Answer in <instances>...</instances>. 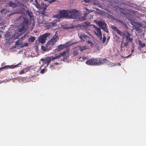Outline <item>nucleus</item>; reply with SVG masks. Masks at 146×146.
<instances>
[{
	"label": "nucleus",
	"instance_id": "nucleus-1",
	"mask_svg": "<svg viewBox=\"0 0 146 146\" xmlns=\"http://www.w3.org/2000/svg\"><path fill=\"white\" fill-rule=\"evenodd\" d=\"M58 38V36L56 35H54L53 38L46 44L45 46H41L42 49L44 51H48L55 44Z\"/></svg>",
	"mask_w": 146,
	"mask_h": 146
},
{
	"label": "nucleus",
	"instance_id": "nucleus-2",
	"mask_svg": "<svg viewBox=\"0 0 146 146\" xmlns=\"http://www.w3.org/2000/svg\"><path fill=\"white\" fill-rule=\"evenodd\" d=\"M106 59L102 60L100 59L92 58L87 60L86 63L89 65H97L102 64L105 62L106 63Z\"/></svg>",
	"mask_w": 146,
	"mask_h": 146
},
{
	"label": "nucleus",
	"instance_id": "nucleus-3",
	"mask_svg": "<svg viewBox=\"0 0 146 146\" xmlns=\"http://www.w3.org/2000/svg\"><path fill=\"white\" fill-rule=\"evenodd\" d=\"M70 16V12L67 11H60L58 14L54 16L55 17L59 18L64 17H69Z\"/></svg>",
	"mask_w": 146,
	"mask_h": 146
},
{
	"label": "nucleus",
	"instance_id": "nucleus-4",
	"mask_svg": "<svg viewBox=\"0 0 146 146\" xmlns=\"http://www.w3.org/2000/svg\"><path fill=\"white\" fill-rule=\"evenodd\" d=\"M80 38L84 41H86L88 44H90L91 47H93L94 46V44L91 41L89 40L90 38L87 35L83 34L80 36Z\"/></svg>",
	"mask_w": 146,
	"mask_h": 146
},
{
	"label": "nucleus",
	"instance_id": "nucleus-5",
	"mask_svg": "<svg viewBox=\"0 0 146 146\" xmlns=\"http://www.w3.org/2000/svg\"><path fill=\"white\" fill-rule=\"evenodd\" d=\"M57 59L62 57L64 59H66L69 56V51H64L60 53L55 54Z\"/></svg>",
	"mask_w": 146,
	"mask_h": 146
},
{
	"label": "nucleus",
	"instance_id": "nucleus-6",
	"mask_svg": "<svg viewBox=\"0 0 146 146\" xmlns=\"http://www.w3.org/2000/svg\"><path fill=\"white\" fill-rule=\"evenodd\" d=\"M96 23L99 26L101 27V28L104 30L105 32H108L106 26V24L105 23L102 21H96Z\"/></svg>",
	"mask_w": 146,
	"mask_h": 146
},
{
	"label": "nucleus",
	"instance_id": "nucleus-7",
	"mask_svg": "<svg viewBox=\"0 0 146 146\" xmlns=\"http://www.w3.org/2000/svg\"><path fill=\"white\" fill-rule=\"evenodd\" d=\"M49 35V33H47L40 35L39 37V42L42 43H44L45 42L47 38Z\"/></svg>",
	"mask_w": 146,
	"mask_h": 146
},
{
	"label": "nucleus",
	"instance_id": "nucleus-8",
	"mask_svg": "<svg viewBox=\"0 0 146 146\" xmlns=\"http://www.w3.org/2000/svg\"><path fill=\"white\" fill-rule=\"evenodd\" d=\"M49 57H46L44 58L41 59L40 60V61H42V62L43 64L40 67L39 69H41V67L42 66L44 65V64H47L46 66H45V68L47 67L51 61Z\"/></svg>",
	"mask_w": 146,
	"mask_h": 146
},
{
	"label": "nucleus",
	"instance_id": "nucleus-9",
	"mask_svg": "<svg viewBox=\"0 0 146 146\" xmlns=\"http://www.w3.org/2000/svg\"><path fill=\"white\" fill-rule=\"evenodd\" d=\"M96 32H94L95 34L97 35L99 39L101 40H102V33L100 28L94 27Z\"/></svg>",
	"mask_w": 146,
	"mask_h": 146
},
{
	"label": "nucleus",
	"instance_id": "nucleus-10",
	"mask_svg": "<svg viewBox=\"0 0 146 146\" xmlns=\"http://www.w3.org/2000/svg\"><path fill=\"white\" fill-rule=\"evenodd\" d=\"M70 12V16L69 17H70L72 19H78V17L77 16L78 13L76 10H73L72 12Z\"/></svg>",
	"mask_w": 146,
	"mask_h": 146
},
{
	"label": "nucleus",
	"instance_id": "nucleus-11",
	"mask_svg": "<svg viewBox=\"0 0 146 146\" xmlns=\"http://www.w3.org/2000/svg\"><path fill=\"white\" fill-rule=\"evenodd\" d=\"M111 28L121 36L124 37L125 34L123 32H121L120 31L118 30L116 27L114 26H112Z\"/></svg>",
	"mask_w": 146,
	"mask_h": 146
},
{
	"label": "nucleus",
	"instance_id": "nucleus-12",
	"mask_svg": "<svg viewBox=\"0 0 146 146\" xmlns=\"http://www.w3.org/2000/svg\"><path fill=\"white\" fill-rule=\"evenodd\" d=\"M72 44H69V43H67L66 44H63V45H60L59 46L58 48V51L66 47V46H69V45H71Z\"/></svg>",
	"mask_w": 146,
	"mask_h": 146
},
{
	"label": "nucleus",
	"instance_id": "nucleus-13",
	"mask_svg": "<svg viewBox=\"0 0 146 146\" xmlns=\"http://www.w3.org/2000/svg\"><path fill=\"white\" fill-rule=\"evenodd\" d=\"M18 64H17L16 65H8V66H5L4 67H3L2 68L0 69V70L1 69L7 68V69H8L9 68L10 69H13L14 68H15L17 67V66Z\"/></svg>",
	"mask_w": 146,
	"mask_h": 146
},
{
	"label": "nucleus",
	"instance_id": "nucleus-14",
	"mask_svg": "<svg viewBox=\"0 0 146 146\" xmlns=\"http://www.w3.org/2000/svg\"><path fill=\"white\" fill-rule=\"evenodd\" d=\"M59 19H56V20H54L49 24V25L50 27L56 26L57 25V22H59Z\"/></svg>",
	"mask_w": 146,
	"mask_h": 146
},
{
	"label": "nucleus",
	"instance_id": "nucleus-15",
	"mask_svg": "<svg viewBox=\"0 0 146 146\" xmlns=\"http://www.w3.org/2000/svg\"><path fill=\"white\" fill-rule=\"evenodd\" d=\"M88 48V46H77V48L79 49L81 51H83L84 50L87 49Z\"/></svg>",
	"mask_w": 146,
	"mask_h": 146
},
{
	"label": "nucleus",
	"instance_id": "nucleus-16",
	"mask_svg": "<svg viewBox=\"0 0 146 146\" xmlns=\"http://www.w3.org/2000/svg\"><path fill=\"white\" fill-rule=\"evenodd\" d=\"M78 49H79L77 48V47L73 49V54L74 55H77L78 53Z\"/></svg>",
	"mask_w": 146,
	"mask_h": 146
},
{
	"label": "nucleus",
	"instance_id": "nucleus-17",
	"mask_svg": "<svg viewBox=\"0 0 146 146\" xmlns=\"http://www.w3.org/2000/svg\"><path fill=\"white\" fill-rule=\"evenodd\" d=\"M41 7H40V8H41V9H42L44 10H45L46 9L48 6L46 4L42 3L41 4Z\"/></svg>",
	"mask_w": 146,
	"mask_h": 146
},
{
	"label": "nucleus",
	"instance_id": "nucleus-18",
	"mask_svg": "<svg viewBox=\"0 0 146 146\" xmlns=\"http://www.w3.org/2000/svg\"><path fill=\"white\" fill-rule=\"evenodd\" d=\"M139 45L140 48H141L145 46V44L144 43H142L140 41H139Z\"/></svg>",
	"mask_w": 146,
	"mask_h": 146
},
{
	"label": "nucleus",
	"instance_id": "nucleus-19",
	"mask_svg": "<svg viewBox=\"0 0 146 146\" xmlns=\"http://www.w3.org/2000/svg\"><path fill=\"white\" fill-rule=\"evenodd\" d=\"M25 25L24 24H23V25H22L21 28H19V32H21L25 29Z\"/></svg>",
	"mask_w": 146,
	"mask_h": 146
},
{
	"label": "nucleus",
	"instance_id": "nucleus-20",
	"mask_svg": "<svg viewBox=\"0 0 146 146\" xmlns=\"http://www.w3.org/2000/svg\"><path fill=\"white\" fill-rule=\"evenodd\" d=\"M9 5L10 7H13L15 6V4L14 3L10 2L9 3Z\"/></svg>",
	"mask_w": 146,
	"mask_h": 146
},
{
	"label": "nucleus",
	"instance_id": "nucleus-21",
	"mask_svg": "<svg viewBox=\"0 0 146 146\" xmlns=\"http://www.w3.org/2000/svg\"><path fill=\"white\" fill-rule=\"evenodd\" d=\"M22 43V41L21 40H18L15 42V44L16 45H20Z\"/></svg>",
	"mask_w": 146,
	"mask_h": 146
},
{
	"label": "nucleus",
	"instance_id": "nucleus-22",
	"mask_svg": "<svg viewBox=\"0 0 146 146\" xmlns=\"http://www.w3.org/2000/svg\"><path fill=\"white\" fill-rule=\"evenodd\" d=\"M49 58L50 59V61L51 60H54L55 59H57L56 56L55 55L54 56H51V57H49Z\"/></svg>",
	"mask_w": 146,
	"mask_h": 146
},
{
	"label": "nucleus",
	"instance_id": "nucleus-23",
	"mask_svg": "<svg viewBox=\"0 0 146 146\" xmlns=\"http://www.w3.org/2000/svg\"><path fill=\"white\" fill-rule=\"evenodd\" d=\"M35 40V38L33 37H31L29 39V42H33Z\"/></svg>",
	"mask_w": 146,
	"mask_h": 146
},
{
	"label": "nucleus",
	"instance_id": "nucleus-24",
	"mask_svg": "<svg viewBox=\"0 0 146 146\" xmlns=\"http://www.w3.org/2000/svg\"><path fill=\"white\" fill-rule=\"evenodd\" d=\"M36 7L39 9H40L41 8L40 5H39L38 3H36L34 4Z\"/></svg>",
	"mask_w": 146,
	"mask_h": 146
},
{
	"label": "nucleus",
	"instance_id": "nucleus-25",
	"mask_svg": "<svg viewBox=\"0 0 146 146\" xmlns=\"http://www.w3.org/2000/svg\"><path fill=\"white\" fill-rule=\"evenodd\" d=\"M127 35L126 36V37L127 40L128 39H129V38L130 37L131 35L129 33H127Z\"/></svg>",
	"mask_w": 146,
	"mask_h": 146
},
{
	"label": "nucleus",
	"instance_id": "nucleus-26",
	"mask_svg": "<svg viewBox=\"0 0 146 146\" xmlns=\"http://www.w3.org/2000/svg\"><path fill=\"white\" fill-rule=\"evenodd\" d=\"M29 67H27L25 69H24V71L25 72H27L29 70Z\"/></svg>",
	"mask_w": 146,
	"mask_h": 146
},
{
	"label": "nucleus",
	"instance_id": "nucleus-27",
	"mask_svg": "<svg viewBox=\"0 0 146 146\" xmlns=\"http://www.w3.org/2000/svg\"><path fill=\"white\" fill-rule=\"evenodd\" d=\"M46 68L45 67L43 69L41 70L40 71V73L42 74H43L44 72L45 71H46Z\"/></svg>",
	"mask_w": 146,
	"mask_h": 146
},
{
	"label": "nucleus",
	"instance_id": "nucleus-28",
	"mask_svg": "<svg viewBox=\"0 0 146 146\" xmlns=\"http://www.w3.org/2000/svg\"><path fill=\"white\" fill-rule=\"evenodd\" d=\"M28 45V43L27 42L23 44L22 45V46H27Z\"/></svg>",
	"mask_w": 146,
	"mask_h": 146
},
{
	"label": "nucleus",
	"instance_id": "nucleus-29",
	"mask_svg": "<svg viewBox=\"0 0 146 146\" xmlns=\"http://www.w3.org/2000/svg\"><path fill=\"white\" fill-rule=\"evenodd\" d=\"M25 72L24 71V70H22L20 72V73H19L20 74H24L25 73Z\"/></svg>",
	"mask_w": 146,
	"mask_h": 146
},
{
	"label": "nucleus",
	"instance_id": "nucleus-30",
	"mask_svg": "<svg viewBox=\"0 0 146 146\" xmlns=\"http://www.w3.org/2000/svg\"><path fill=\"white\" fill-rule=\"evenodd\" d=\"M106 39V37L105 36H104L103 39V43H104V42H105Z\"/></svg>",
	"mask_w": 146,
	"mask_h": 146
},
{
	"label": "nucleus",
	"instance_id": "nucleus-31",
	"mask_svg": "<svg viewBox=\"0 0 146 146\" xmlns=\"http://www.w3.org/2000/svg\"><path fill=\"white\" fill-rule=\"evenodd\" d=\"M56 1V0H51V1H49V2L50 3H52L53 2H54V1Z\"/></svg>",
	"mask_w": 146,
	"mask_h": 146
},
{
	"label": "nucleus",
	"instance_id": "nucleus-32",
	"mask_svg": "<svg viewBox=\"0 0 146 146\" xmlns=\"http://www.w3.org/2000/svg\"><path fill=\"white\" fill-rule=\"evenodd\" d=\"M129 40L130 41H131L133 40V38H130V37L129 38Z\"/></svg>",
	"mask_w": 146,
	"mask_h": 146
},
{
	"label": "nucleus",
	"instance_id": "nucleus-33",
	"mask_svg": "<svg viewBox=\"0 0 146 146\" xmlns=\"http://www.w3.org/2000/svg\"><path fill=\"white\" fill-rule=\"evenodd\" d=\"M124 46H127V43H123Z\"/></svg>",
	"mask_w": 146,
	"mask_h": 146
},
{
	"label": "nucleus",
	"instance_id": "nucleus-34",
	"mask_svg": "<svg viewBox=\"0 0 146 146\" xmlns=\"http://www.w3.org/2000/svg\"><path fill=\"white\" fill-rule=\"evenodd\" d=\"M82 59L83 60H85L87 59V58L84 56H83L82 57Z\"/></svg>",
	"mask_w": 146,
	"mask_h": 146
},
{
	"label": "nucleus",
	"instance_id": "nucleus-35",
	"mask_svg": "<svg viewBox=\"0 0 146 146\" xmlns=\"http://www.w3.org/2000/svg\"><path fill=\"white\" fill-rule=\"evenodd\" d=\"M134 51V48L133 47V48H132V50H131L132 53V52H133Z\"/></svg>",
	"mask_w": 146,
	"mask_h": 146
},
{
	"label": "nucleus",
	"instance_id": "nucleus-36",
	"mask_svg": "<svg viewBox=\"0 0 146 146\" xmlns=\"http://www.w3.org/2000/svg\"><path fill=\"white\" fill-rule=\"evenodd\" d=\"M131 54H130V55H128V56H126V57H125V58H128L131 55Z\"/></svg>",
	"mask_w": 146,
	"mask_h": 146
},
{
	"label": "nucleus",
	"instance_id": "nucleus-37",
	"mask_svg": "<svg viewBox=\"0 0 146 146\" xmlns=\"http://www.w3.org/2000/svg\"><path fill=\"white\" fill-rule=\"evenodd\" d=\"M122 43H123V42L122 41L121 42V48L122 47Z\"/></svg>",
	"mask_w": 146,
	"mask_h": 146
},
{
	"label": "nucleus",
	"instance_id": "nucleus-38",
	"mask_svg": "<svg viewBox=\"0 0 146 146\" xmlns=\"http://www.w3.org/2000/svg\"><path fill=\"white\" fill-rule=\"evenodd\" d=\"M84 1L86 2H89L88 0H84Z\"/></svg>",
	"mask_w": 146,
	"mask_h": 146
},
{
	"label": "nucleus",
	"instance_id": "nucleus-39",
	"mask_svg": "<svg viewBox=\"0 0 146 146\" xmlns=\"http://www.w3.org/2000/svg\"><path fill=\"white\" fill-rule=\"evenodd\" d=\"M84 20V18H83L82 19H80V20H81V21Z\"/></svg>",
	"mask_w": 146,
	"mask_h": 146
},
{
	"label": "nucleus",
	"instance_id": "nucleus-40",
	"mask_svg": "<svg viewBox=\"0 0 146 146\" xmlns=\"http://www.w3.org/2000/svg\"><path fill=\"white\" fill-rule=\"evenodd\" d=\"M54 64H59V63H54Z\"/></svg>",
	"mask_w": 146,
	"mask_h": 146
},
{
	"label": "nucleus",
	"instance_id": "nucleus-41",
	"mask_svg": "<svg viewBox=\"0 0 146 146\" xmlns=\"http://www.w3.org/2000/svg\"><path fill=\"white\" fill-rule=\"evenodd\" d=\"M35 2H36V3H37V0H35Z\"/></svg>",
	"mask_w": 146,
	"mask_h": 146
},
{
	"label": "nucleus",
	"instance_id": "nucleus-42",
	"mask_svg": "<svg viewBox=\"0 0 146 146\" xmlns=\"http://www.w3.org/2000/svg\"><path fill=\"white\" fill-rule=\"evenodd\" d=\"M118 65H121V64L120 63H118Z\"/></svg>",
	"mask_w": 146,
	"mask_h": 146
},
{
	"label": "nucleus",
	"instance_id": "nucleus-43",
	"mask_svg": "<svg viewBox=\"0 0 146 146\" xmlns=\"http://www.w3.org/2000/svg\"><path fill=\"white\" fill-rule=\"evenodd\" d=\"M81 58V57H80L79 58V59H80V58Z\"/></svg>",
	"mask_w": 146,
	"mask_h": 146
},
{
	"label": "nucleus",
	"instance_id": "nucleus-44",
	"mask_svg": "<svg viewBox=\"0 0 146 146\" xmlns=\"http://www.w3.org/2000/svg\"><path fill=\"white\" fill-rule=\"evenodd\" d=\"M1 38V35H0V38Z\"/></svg>",
	"mask_w": 146,
	"mask_h": 146
},
{
	"label": "nucleus",
	"instance_id": "nucleus-45",
	"mask_svg": "<svg viewBox=\"0 0 146 146\" xmlns=\"http://www.w3.org/2000/svg\"><path fill=\"white\" fill-rule=\"evenodd\" d=\"M50 67H52V66L50 65Z\"/></svg>",
	"mask_w": 146,
	"mask_h": 146
}]
</instances>
